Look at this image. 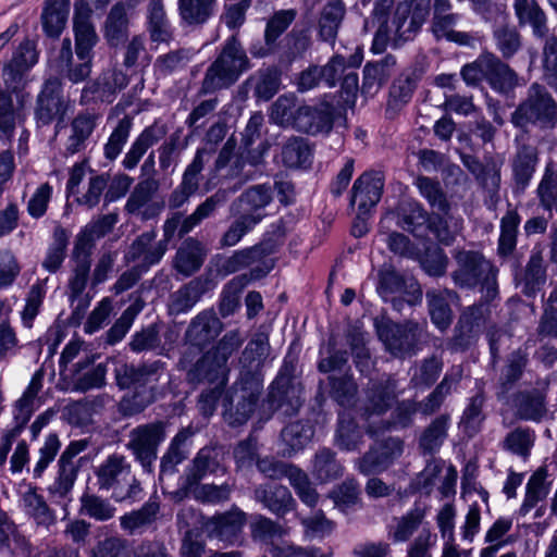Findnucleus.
Segmentation results:
<instances>
[{
    "label": "nucleus",
    "instance_id": "f257e3e1",
    "mask_svg": "<svg viewBox=\"0 0 557 557\" xmlns=\"http://www.w3.org/2000/svg\"><path fill=\"white\" fill-rule=\"evenodd\" d=\"M270 344L265 334H258L246 346L243 357L249 361V369L240 372V395L235 408L232 424L245 423L255 411L259 395L263 387L261 368L269 355Z\"/></svg>",
    "mask_w": 557,
    "mask_h": 557
},
{
    "label": "nucleus",
    "instance_id": "f03ea898",
    "mask_svg": "<svg viewBox=\"0 0 557 557\" xmlns=\"http://www.w3.org/2000/svg\"><path fill=\"white\" fill-rule=\"evenodd\" d=\"M250 69V61L236 36L224 42L221 52L208 66L198 90L199 96L211 95L233 86Z\"/></svg>",
    "mask_w": 557,
    "mask_h": 557
},
{
    "label": "nucleus",
    "instance_id": "7ed1b4c3",
    "mask_svg": "<svg viewBox=\"0 0 557 557\" xmlns=\"http://www.w3.org/2000/svg\"><path fill=\"white\" fill-rule=\"evenodd\" d=\"M95 474L99 488L111 491V496L116 502L135 500L141 493L140 483L124 455H109L97 467Z\"/></svg>",
    "mask_w": 557,
    "mask_h": 557
},
{
    "label": "nucleus",
    "instance_id": "20e7f679",
    "mask_svg": "<svg viewBox=\"0 0 557 557\" xmlns=\"http://www.w3.org/2000/svg\"><path fill=\"white\" fill-rule=\"evenodd\" d=\"M455 261L457 268L451 278L457 286L472 288L481 284L487 301L497 296V270L481 253L461 250L455 255Z\"/></svg>",
    "mask_w": 557,
    "mask_h": 557
},
{
    "label": "nucleus",
    "instance_id": "39448f33",
    "mask_svg": "<svg viewBox=\"0 0 557 557\" xmlns=\"http://www.w3.org/2000/svg\"><path fill=\"white\" fill-rule=\"evenodd\" d=\"M511 123L516 127L534 124L542 128H552L557 124V102L544 86L533 83L528 89L527 98L511 114Z\"/></svg>",
    "mask_w": 557,
    "mask_h": 557
},
{
    "label": "nucleus",
    "instance_id": "423d86ee",
    "mask_svg": "<svg viewBox=\"0 0 557 557\" xmlns=\"http://www.w3.org/2000/svg\"><path fill=\"white\" fill-rule=\"evenodd\" d=\"M295 366L293 362L284 361L277 376L270 385V391L263 409L270 414L280 412L285 417L294 416L301 407L302 387L294 377Z\"/></svg>",
    "mask_w": 557,
    "mask_h": 557
},
{
    "label": "nucleus",
    "instance_id": "0eeeda50",
    "mask_svg": "<svg viewBox=\"0 0 557 557\" xmlns=\"http://www.w3.org/2000/svg\"><path fill=\"white\" fill-rule=\"evenodd\" d=\"M377 335L385 348L397 358L416 355L428 336L425 323L406 321L403 324L383 321L377 324Z\"/></svg>",
    "mask_w": 557,
    "mask_h": 557
},
{
    "label": "nucleus",
    "instance_id": "6e6552de",
    "mask_svg": "<svg viewBox=\"0 0 557 557\" xmlns=\"http://www.w3.org/2000/svg\"><path fill=\"white\" fill-rule=\"evenodd\" d=\"M165 436V424L161 421L140 424L131 430L126 447L145 472H152L158 448Z\"/></svg>",
    "mask_w": 557,
    "mask_h": 557
},
{
    "label": "nucleus",
    "instance_id": "1a4fd4ad",
    "mask_svg": "<svg viewBox=\"0 0 557 557\" xmlns=\"http://www.w3.org/2000/svg\"><path fill=\"white\" fill-rule=\"evenodd\" d=\"M273 244L262 242L255 246L239 249L227 257L220 265L224 274H232L245 268H250L249 280L264 277L273 268L274 261L271 258Z\"/></svg>",
    "mask_w": 557,
    "mask_h": 557
},
{
    "label": "nucleus",
    "instance_id": "9d476101",
    "mask_svg": "<svg viewBox=\"0 0 557 557\" xmlns=\"http://www.w3.org/2000/svg\"><path fill=\"white\" fill-rule=\"evenodd\" d=\"M38 62V55L34 44L24 40L13 52L11 60L3 63L1 78L7 92L16 94L22 102L24 95L21 94L27 83V73Z\"/></svg>",
    "mask_w": 557,
    "mask_h": 557
},
{
    "label": "nucleus",
    "instance_id": "9b49d317",
    "mask_svg": "<svg viewBox=\"0 0 557 557\" xmlns=\"http://www.w3.org/2000/svg\"><path fill=\"white\" fill-rule=\"evenodd\" d=\"M363 51L357 47L348 58L342 54H334L325 65L322 66V75L327 87H335L341 82L342 90L355 97L359 86V77L356 70L361 65Z\"/></svg>",
    "mask_w": 557,
    "mask_h": 557
},
{
    "label": "nucleus",
    "instance_id": "f8f14e48",
    "mask_svg": "<svg viewBox=\"0 0 557 557\" xmlns=\"http://www.w3.org/2000/svg\"><path fill=\"white\" fill-rule=\"evenodd\" d=\"M195 350L187 349L180 360L181 369L186 371L189 383H209L216 386H225L227 382V367L210 350L194 362Z\"/></svg>",
    "mask_w": 557,
    "mask_h": 557
},
{
    "label": "nucleus",
    "instance_id": "ddd939ff",
    "mask_svg": "<svg viewBox=\"0 0 557 557\" xmlns=\"http://www.w3.org/2000/svg\"><path fill=\"white\" fill-rule=\"evenodd\" d=\"M165 363L161 360L139 366L117 361L114 366V376L120 388L148 387L153 391L157 383L165 374Z\"/></svg>",
    "mask_w": 557,
    "mask_h": 557
},
{
    "label": "nucleus",
    "instance_id": "4468645a",
    "mask_svg": "<svg viewBox=\"0 0 557 557\" xmlns=\"http://www.w3.org/2000/svg\"><path fill=\"white\" fill-rule=\"evenodd\" d=\"M404 453V442L399 437H388L375 443L357 461V468L364 475L387 470Z\"/></svg>",
    "mask_w": 557,
    "mask_h": 557
},
{
    "label": "nucleus",
    "instance_id": "2eb2a0df",
    "mask_svg": "<svg viewBox=\"0 0 557 557\" xmlns=\"http://www.w3.org/2000/svg\"><path fill=\"white\" fill-rule=\"evenodd\" d=\"M168 246L162 240H157V232L150 230L144 232L131 244L126 253V262L135 263L141 271H148V269L161 261Z\"/></svg>",
    "mask_w": 557,
    "mask_h": 557
},
{
    "label": "nucleus",
    "instance_id": "dca6fc26",
    "mask_svg": "<svg viewBox=\"0 0 557 557\" xmlns=\"http://www.w3.org/2000/svg\"><path fill=\"white\" fill-rule=\"evenodd\" d=\"M66 110L60 82L57 78L47 81L37 99L35 111L37 124L46 126L54 120L62 122Z\"/></svg>",
    "mask_w": 557,
    "mask_h": 557
},
{
    "label": "nucleus",
    "instance_id": "f3484780",
    "mask_svg": "<svg viewBox=\"0 0 557 557\" xmlns=\"http://www.w3.org/2000/svg\"><path fill=\"white\" fill-rule=\"evenodd\" d=\"M219 471L225 472L221 463L220 451L213 447H203L186 467L184 475L182 476V487L185 491H191L208 474H213Z\"/></svg>",
    "mask_w": 557,
    "mask_h": 557
},
{
    "label": "nucleus",
    "instance_id": "a211bd4d",
    "mask_svg": "<svg viewBox=\"0 0 557 557\" xmlns=\"http://www.w3.org/2000/svg\"><path fill=\"white\" fill-rule=\"evenodd\" d=\"M223 323L214 310L208 309L199 312L189 323L185 338L191 346L189 349H202L210 345L222 332Z\"/></svg>",
    "mask_w": 557,
    "mask_h": 557
},
{
    "label": "nucleus",
    "instance_id": "6ab92c4d",
    "mask_svg": "<svg viewBox=\"0 0 557 557\" xmlns=\"http://www.w3.org/2000/svg\"><path fill=\"white\" fill-rule=\"evenodd\" d=\"M157 188L158 184L154 180L139 182L131 193L125 210L131 214L139 216L141 220H150L158 216L162 212L164 205L153 200Z\"/></svg>",
    "mask_w": 557,
    "mask_h": 557
},
{
    "label": "nucleus",
    "instance_id": "aec40b11",
    "mask_svg": "<svg viewBox=\"0 0 557 557\" xmlns=\"http://www.w3.org/2000/svg\"><path fill=\"white\" fill-rule=\"evenodd\" d=\"M334 122V107L327 102L315 106L304 104L296 110L295 129L315 135L329 132Z\"/></svg>",
    "mask_w": 557,
    "mask_h": 557
},
{
    "label": "nucleus",
    "instance_id": "412c9836",
    "mask_svg": "<svg viewBox=\"0 0 557 557\" xmlns=\"http://www.w3.org/2000/svg\"><path fill=\"white\" fill-rule=\"evenodd\" d=\"M92 10L84 1H77L74 5V33L75 50L79 60H85L90 54L91 49L98 40L96 29L91 23Z\"/></svg>",
    "mask_w": 557,
    "mask_h": 557
},
{
    "label": "nucleus",
    "instance_id": "4be33fe9",
    "mask_svg": "<svg viewBox=\"0 0 557 557\" xmlns=\"http://www.w3.org/2000/svg\"><path fill=\"white\" fill-rule=\"evenodd\" d=\"M384 178L380 172H366L354 183L351 203L358 205L360 214H366L377 205L382 197Z\"/></svg>",
    "mask_w": 557,
    "mask_h": 557
},
{
    "label": "nucleus",
    "instance_id": "5701e85b",
    "mask_svg": "<svg viewBox=\"0 0 557 557\" xmlns=\"http://www.w3.org/2000/svg\"><path fill=\"white\" fill-rule=\"evenodd\" d=\"M168 134L165 123L156 120L151 125L145 127L134 139L129 149L125 153L122 165L125 170H134L149 148L157 145Z\"/></svg>",
    "mask_w": 557,
    "mask_h": 557
},
{
    "label": "nucleus",
    "instance_id": "b1692460",
    "mask_svg": "<svg viewBox=\"0 0 557 557\" xmlns=\"http://www.w3.org/2000/svg\"><path fill=\"white\" fill-rule=\"evenodd\" d=\"M297 16L295 9L278 10L268 20L264 29V44H253L250 53L255 58H264L273 53L277 38L292 25Z\"/></svg>",
    "mask_w": 557,
    "mask_h": 557
},
{
    "label": "nucleus",
    "instance_id": "393cba45",
    "mask_svg": "<svg viewBox=\"0 0 557 557\" xmlns=\"http://www.w3.org/2000/svg\"><path fill=\"white\" fill-rule=\"evenodd\" d=\"M397 397V382L391 376L370 381L364 401V414L381 416L385 413Z\"/></svg>",
    "mask_w": 557,
    "mask_h": 557
},
{
    "label": "nucleus",
    "instance_id": "a878e982",
    "mask_svg": "<svg viewBox=\"0 0 557 557\" xmlns=\"http://www.w3.org/2000/svg\"><path fill=\"white\" fill-rule=\"evenodd\" d=\"M246 513L234 506L231 510L209 518L203 527L211 537L232 542L243 530Z\"/></svg>",
    "mask_w": 557,
    "mask_h": 557
},
{
    "label": "nucleus",
    "instance_id": "bb28decb",
    "mask_svg": "<svg viewBox=\"0 0 557 557\" xmlns=\"http://www.w3.org/2000/svg\"><path fill=\"white\" fill-rule=\"evenodd\" d=\"M253 497L264 508L278 517H284L296 505L289 490L280 484H261L255 488Z\"/></svg>",
    "mask_w": 557,
    "mask_h": 557
},
{
    "label": "nucleus",
    "instance_id": "cd10ccee",
    "mask_svg": "<svg viewBox=\"0 0 557 557\" xmlns=\"http://www.w3.org/2000/svg\"><path fill=\"white\" fill-rule=\"evenodd\" d=\"M100 117V114L96 112L83 111L72 120L70 135L65 143L67 154H75L86 148L87 141L96 129Z\"/></svg>",
    "mask_w": 557,
    "mask_h": 557
},
{
    "label": "nucleus",
    "instance_id": "c85d7f7f",
    "mask_svg": "<svg viewBox=\"0 0 557 557\" xmlns=\"http://www.w3.org/2000/svg\"><path fill=\"white\" fill-rule=\"evenodd\" d=\"M20 504L25 515L33 519L38 527L49 530L57 523L55 511L49 507L45 497L38 493L36 487L28 486L22 493Z\"/></svg>",
    "mask_w": 557,
    "mask_h": 557
},
{
    "label": "nucleus",
    "instance_id": "c756f323",
    "mask_svg": "<svg viewBox=\"0 0 557 557\" xmlns=\"http://www.w3.org/2000/svg\"><path fill=\"white\" fill-rule=\"evenodd\" d=\"M272 201V188L269 185H255L244 191L231 206V213L265 216L263 210Z\"/></svg>",
    "mask_w": 557,
    "mask_h": 557
},
{
    "label": "nucleus",
    "instance_id": "7c9ffc66",
    "mask_svg": "<svg viewBox=\"0 0 557 557\" xmlns=\"http://www.w3.org/2000/svg\"><path fill=\"white\" fill-rule=\"evenodd\" d=\"M552 483L546 467L537 468L525 484V493L519 508V515L527 516L539 503L544 502L550 493Z\"/></svg>",
    "mask_w": 557,
    "mask_h": 557
},
{
    "label": "nucleus",
    "instance_id": "2f4dec72",
    "mask_svg": "<svg viewBox=\"0 0 557 557\" xmlns=\"http://www.w3.org/2000/svg\"><path fill=\"white\" fill-rule=\"evenodd\" d=\"M395 215L397 226L413 236H420L426 230L429 214L418 201H400L395 210Z\"/></svg>",
    "mask_w": 557,
    "mask_h": 557
},
{
    "label": "nucleus",
    "instance_id": "473e14b6",
    "mask_svg": "<svg viewBox=\"0 0 557 557\" xmlns=\"http://www.w3.org/2000/svg\"><path fill=\"white\" fill-rule=\"evenodd\" d=\"M539 163L537 148L529 144H519L511 160L513 180L524 189L536 170Z\"/></svg>",
    "mask_w": 557,
    "mask_h": 557
},
{
    "label": "nucleus",
    "instance_id": "72a5a7b5",
    "mask_svg": "<svg viewBox=\"0 0 557 557\" xmlns=\"http://www.w3.org/2000/svg\"><path fill=\"white\" fill-rule=\"evenodd\" d=\"M194 432L189 429L181 430L171 441L166 453L161 458L160 473L173 474L175 468L184 461L189 455L191 447V437Z\"/></svg>",
    "mask_w": 557,
    "mask_h": 557
},
{
    "label": "nucleus",
    "instance_id": "f704fd0d",
    "mask_svg": "<svg viewBox=\"0 0 557 557\" xmlns=\"http://www.w3.org/2000/svg\"><path fill=\"white\" fill-rule=\"evenodd\" d=\"M486 81L499 92H507L518 85L517 73L496 54L487 52Z\"/></svg>",
    "mask_w": 557,
    "mask_h": 557
},
{
    "label": "nucleus",
    "instance_id": "c9c22d12",
    "mask_svg": "<svg viewBox=\"0 0 557 557\" xmlns=\"http://www.w3.org/2000/svg\"><path fill=\"white\" fill-rule=\"evenodd\" d=\"M425 518V510L416 505L400 517H395L393 523L388 525V537L395 543L408 541L411 535L419 529Z\"/></svg>",
    "mask_w": 557,
    "mask_h": 557
},
{
    "label": "nucleus",
    "instance_id": "e433bc0d",
    "mask_svg": "<svg viewBox=\"0 0 557 557\" xmlns=\"http://www.w3.org/2000/svg\"><path fill=\"white\" fill-rule=\"evenodd\" d=\"M147 30L153 42H169L172 39L163 0H150L147 5Z\"/></svg>",
    "mask_w": 557,
    "mask_h": 557
},
{
    "label": "nucleus",
    "instance_id": "4c0bfd02",
    "mask_svg": "<svg viewBox=\"0 0 557 557\" xmlns=\"http://www.w3.org/2000/svg\"><path fill=\"white\" fill-rule=\"evenodd\" d=\"M70 0H46L41 14L44 32L49 37H59L65 27Z\"/></svg>",
    "mask_w": 557,
    "mask_h": 557
},
{
    "label": "nucleus",
    "instance_id": "58836bf2",
    "mask_svg": "<svg viewBox=\"0 0 557 557\" xmlns=\"http://www.w3.org/2000/svg\"><path fill=\"white\" fill-rule=\"evenodd\" d=\"M453 295L454 293L448 289H430L425 294L431 321L442 331L446 330L453 321V312L448 304Z\"/></svg>",
    "mask_w": 557,
    "mask_h": 557
},
{
    "label": "nucleus",
    "instance_id": "ea45409f",
    "mask_svg": "<svg viewBox=\"0 0 557 557\" xmlns=\"http://www.w3.org/2000/svg\"><path fill=\"white\" fill-rule=\"evenodd\" d=\"M513 9L520 25H530L536 37L547 35L546 15L534 0H515Z\"/></svg>",
    "mask_w": 557,
    "mask_h": 557
},
{
    "label": "nucleus",
    "instance_id": "a19ab883",
    "mask_svg": "<svg viewBox=\"0 0 557 557\" xmlns=\"http://www.w3.org/2000/svg\"><path fill=\"white\" fill-rule=\"evenodd\" d=\"M346 13L343 0H331L321 10L319 34L324 41L334 42Z\"/></svg>",
    "mask_w": 557,
    "mask_h": 557
},
{
    "label": "nucleus",
    "instance_id": "79ce46f5",
    "mask_svg": "<svg viewBox=\"0 0 557 557\" xmlns=\"http://www.w3.org/2000/svg\"><path fill=\"white\" fill-rule=\"evenodd\" d=\"M485 395L482 391L468 399L463 409L459 425L462 431L470 437L478 434L485 421V412L483 410L485 404Z\"/></svg>",
    "mask_w": 557,
    "mask_h": 557
},
{
    "label": "nucleus",
    "instance_id": "37998d69",
    "mask_svg": "<svg viewBox=\"0 0 557 557\" xmlns=\"http://www.w3.org/2000/svg\"><path fill=\"white\" fill-rule=\"evenodd\" d=\"M226 193L219 190L212 196L208 197L203 202L198 205L195 211L183 220L180 230V238L187 235L203 220L213 215L216 209L226 202Z\"/></svg>",
    "mask_w": 557,
    "mask_h": 557
},
{
    "label": "nucleus",
    "instance_id": "c03bdc74",
    "mask_svg": "<svg viewBox=\"0 0 557 557\" xmlns=\"http://www.w3.org/2000/svg\"><path fill=\"white\" fill-rule=\"evenodd\" d=\"M159 510V503L156 499L150 498L138 510L123 515L120 518V525L128 534H134L153 523Z\"/></svg>",
    "mask_w": 557,
    "mask_h": 557
},
{
    "label": "nucleus",
    "instance_id": "a18cd8bd",
    "mask_svg": "<svg viewBox=\"0 0 557 557\" xmlns=\"http://www.w3.org/2000/svg\"><path fill=\"white\" fill-rule=\"evenodd\" d=\"M521 218L517 210L509 209L500 219V234L498 238L497 252L500 257L510 256L517 246L518 228Z\"/></svg>",
    "mask_w": 557,
    "mask_h": 557
},
{
    "label": "nucleus",
    "instance_id": "49530a36",
    "mask_svg": "<svg viewBox=\"0 0 557 557\" xmlns=\"http://www.w3.org/2000/svg\"><path fill=\"white\" fill-rule=\"evenodd\" d=\"M253 84V94L258 99L268 101L278 91L281 71L276 66L260 69L249 78Z\"/></svg>",
    "mask_w": 557,
    "mask_h": 557
},
{
    "label": "nucleus",
    "instance_id": "de8ad7c7",
    "mask_svg": "<svg viewBox=\"0 0 557 557\" xmlns=\"http://www.w3.org/2000/svg\"><path fill=\"white\" fill-rule=\"evenodd\" d=\"M69 232L58 225L53 230L52 243L49 245L45 259L41 263L42 268L50 273H55L62 265L69 245Z\"/></svg>",
    "mask_w": 557,
    "mask_h": 557
},
{
    "label": "nucleus",
    "instance_id": "09e8293b",
    "mask_svg": "<svg viewBox=\"0 0 557 557\" xmlns=\"http://www.w3.org/2000/svg\"><path fill=\"white\" fill-rule=\"evenodd\" d=\"M128 34V17L125 3L114 4L106 21L104 36L111 46H119Z\"/></svg>",
    "mask_w": 557,
    "mask_h": 557
},
{
    "label": "nucleus",
    "instance_id": "8fccbe9b",
    "mask_svg": "<svg viewBox=\"0 0 557 557\" xmlns=\"http://www.w3.org/2000/svg\"><path fill=\"white\" fill-rule=\"evenodd\" d=\"M517 414L522 420L541 422L547 414L546 396L539 391L522 394L517 404Z\"/></svg>",
    "mask_w": 557,
    "mask_h": 557
},
{
    "label": "nucleus",
    "instance_id": "3c124183",
    "mask_svg": "<svg viewBox=\"0 0 557 557\" xmlns=\"http://www.w3.org/2000/svg\"><path fill=\"white\" fill-rule=\"evenodd\" d=\"M540 206L546 210L557 212V168L549 161L546 163L543 175L536 188Z\"/></svg>",
    "mask_w": 557,
    "mask_h": 557
},
{
    "label": "nucleus",
    "instance_id": "603ef678",
    "mask_svg": "<svg viewBox=\"0 0 557 557\" xmlns=\"http://www.w3.org/2000/svg\"><path fill=\"white\" fill-rule=\"evenodd\" d=\"M235 220L231 223L220 239L221 247H233L261 222L260 215L232 213Z\"/></svg>",
    "mask_w": 557,
    "mask_h": 557
},
{
    "label": "nucleus",
    "instance_id": "864d4df0",
    "mask_svg": "<svg viewBox=\"0 0 557 557\" xmlns=\"http://www.w3.org/2000/svg\"><path fill=\"white\" fill-rule=\"evenodd\" d=\"M493 40L504 59H511L522 47L518 29L508 24H500L493 29Z\"/></svg>",
    "mask_w": 557,
    "mask_h": 557
},
{
    "label": "nucleus",
    "instance_id": "5fc2aeb1",
    "mask_svg": "<svg viewBox=\"0 0 557 557\" xmlns=\"http://www.w3.org/2000/svg\"><path fill=\"white\" fill-rule=\"evenodd\" d=\"M411 383L414 387L429 388L443 371V360L437 356L424 358L411 369Z\"/></svg>",
    "mask_w": 557,
    "mask_h": 557
},
{
    "label": "nucleus",
    "instance_id": "6e6d98bb",
    "mask_svg": "<svg viewBox=\"0 0 557 557\" xmlns=\"http://www.w3.org/2000/svg\"><path fill=\"white\" fill-rule=\"evenodd\" d=\"M207 280L195 278L182 286L172 296V306L177 312L190 310L208 288Z\"/></svg>",
    "mask_w": 557,
    "mask_h": 557
},
{
    "label": "nucleus",
    "instance_id": "4d7b16f0",
    "mask_svg": "<svg viewBox=\"0 0 557 557\" xmlns=\"http://www.w3.org/2000/svg\"><path fill=\"white\" fill-rule=\"evenodd\" d=\"M449 425V416L442 414L435 418L422 433L419 445L424 454H434L443 445Z\"/></svg>",
    "mask_w": 557,
    "mask_h": 557
},
{
    "label": "nucleus",
    "instance_id": "13d9d810",
    "mask_svg": "<svg viewBox=\"0 0 557 557\" xmlns=\"http://www.w3.org/2000/svg\"><path fill=\"white\" fill-rule=\"evenodd\" d=\"M197 50L193 48H180L159 55L154 62V69L162 75L182 71L197 54Z\"/></svg>",
    "mask_w": 557,
    "mask_h": 557
},
{
    "label": "nucleus",
    "instance_id": "bf43d9fd",
    "mask_svg": "<svg viewBox=\"0 0 557 557\" xmlns=\"http://www.w3.org/2000/svg\"><path fill=\"white\" fill-rule=\"evenodd\" d=\"M313 436V428L302 421L288 424L281 433L282 441L287 445L286 454L290 456L306 447Z\"/></svg>",
    "mask_w": 557,
    "mask_h": 557
},
{
    "label": "nucleus",
    "instance_id": "052dcab7",
    "mask_svg": "<svg viewBox=\"0 0 557 557\" xmlns=\"http://www.w3.org/2000/svg\"><path fill=\"white\" fill-rule=\"evenodd\" d=\"M312 474L321 482L335 480L343 474L342 465L330 448H322L314 455Z\"/></svg>",
    "mask_w": 557,
    "mask_h": 557
},
{
    "label": "nucleus",
    "instance_id": "680f3d73",
    "mask_svg": "<svg viewBox=\"0 0 557 557\" xmlns=\"http://www.w3.org/2000/svg\"><path fill=\"white\" fill-rule=\"evenodd\" d=\"M202 262L200 246L194 239L186 240L176 252L175 268L185 276H189L199 270Z\"/></svg>",
    "mask_w": 557,
    "mask_h": 557
},
{
    "label": "nucleus",
    "instance_id": "e2e57ef3",
    "mask_svg": "<svg viewBox=\"0 0 557 557\" xmlns=\"http://www.w3.org/2000/svg\"><path fill=\"white\" fill-rule=\"evenodd\" d=\"M414 186L433 209L442 213L449 211V202L438 181L421 175L416 178Z\"/></svg>",
    "mask_w": 557,
    "mask_h": 557
},
{
    "label": "nucleus",
    "instance_id": "0e129e2a",
    "mask_svg": "<svg viewBox=\"0 0 557 557\" xmlns=\"http://www.w3.org/2000/svg\"><path fill=\"white\" fill-rule=\"evenodd\" d=\"M216 0H178L181 17L188 24H202L213 13Z\"/></svg>",
    "mask_w": 557,
    "mask_h": 557
},
{
    "label": "nucleus",
    "instance_id": "69168bd1",
    "mask_svg": "<svg viewBox=\"0 0 557 557\" xmlns=\"http://www.w3.org/2000/svg\"><path fill=\"white\" fill-rule=\"evenodd\" d=\"M250 532L253 541L271 544L275 537H283L287 531L277 522L262 515H256L250 522Z\"/></svg>",
    "mask_w": 557,
    "mask_h": 557
},
{
    "label": "nucleus",
    "instance_id": "338daca9",
    "mask_svg": "<svg viewBox=\"0 0 557 557\" xmlns=\"http://www.w3.org/2000/svg\"><path fill=\"white\" fill-rule=\"evenodd\" d=\"M335 441L341 449L351 451L362 443V432L352 419L343 413L339 414Z\"/></svg>",
    "mask_w": 557,
    "mask_h": 557
},
{
    "label": "nucleus",
    "instance_id": "774afa93",
    "mask_svg": "<svg viewBox=\"0 0 557 557\" xmlns=\"http://www.w3.org/2000/svg\"><path fill=\"white\" fill-rule=\"evenodd\" d=\"M271 557H332V553H325L317 546H300L290 542L273 544L269 547Z\"/></svg>",
    "mask_w": 557,
    "mask_h": 557
}]
</instances>
